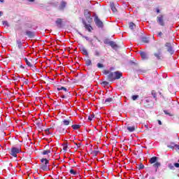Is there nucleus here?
Returning a JSON list of instances; mask_svg holds the SVG:
<instances>
[{
	"mask_svg": "<svg viewBox=\"0 0 179 179\" xmlns=\"http://www.w3.org/2000/svg\"><path fill=\"white\" fill-rule=\"evenodd\" d=\"M104 75L107 76V79L109 82H114V80L117 79H121V76H122V73L120 71L110 72L108 70L103 71Z\"/></svg>",
	"mask_w": 179,
	"mask_h": 179,
	"instance_id": "f257e3e1",
	"label": "nucleus"
},
{
	"mask_svg": "<svg viewBox=\"0 0 179 179\" xmlns=\"http://www.w3.org/2000/svg\"><path fill=\"white\" fill-rule=\"evenodd\" d=\"M17 153H20V148L13 147L11 148V156H13V157H17Z\"/></svg>",
	"mask_w": 179,
	"mask_h": 179,
	"instance_id": "f03ea898",
	"label": "nucleus"
},
{
	"mask_svg": "<svg viewBox=\"0 0 179 179\" xmlns=\"http://www.w3.org/2000/svg\"><path fill=\"white\" fill-rule=\"evenodd\" d=\"M41 162V163L43 164V165H42L41 166L42 170L47 171L48 169V164H49L48 159H42Z\"/></svg>",
	"mask_w": 179,
	"mask_h": 179,
	"instance_id": "7ed1b4c3",
	"label": "nucleus"
},
{
	"mask_svg": "<svg viewBox=\"0 0 179 179\" xmlns=\"http://www.w3.org/2000/svg\"><path fill=\"white\" fill-rule=\"evenodd\" d=\"M157 22L160 26H164V16L162 15H159L157 17Z\"/></svg>",
	"mask_w": 179,
	"mask_h": 179,
	"instance_id": "20e7f679",
	"label": "nucleus"
},
{
	"mask_svg": "<svg viewBox=\"0 0 179 179\" xmlns=\"http://www.w3.org/2000/svg\"><path fill=\"white\" fill-rule=\"evenodd\" d=\"M165 47H166L168 52L171 53V55L174 54V50L173 49V46L171 43H166L165 44Z\"/></svg>",
	"mask_w": 179,
	"mask_h": 179,
	"instance_id": "39448f33",
	"label": "nucleus"
},
{
	"mask_svg": "<svg viewBox=\"0 0 179 179\" xmlns=\"http://www.w3.org/2000/svg\"><path fill=\"white\" fill-rule=\"evenodd\" d=\"M84 15H85L87 20H88V22L90 23V22L92 21V14L90 13V12L89 10H85L84 12Z\"/></svg>",
	"mask_w": 179,
	"mask_h": 179,
	"instance_id": "423d86ee",
	"label": "nucleus"
},
{
	"mask_svg": "<svg viewBox=\"0 0 179 179\" xmlns=\"http://www.w3.org/2000/svg\"><path fill=\"white\" fill-rule=\"evenodd\" d=\"M94 22L98 27H103V22L99 19V17L95 16Z\"/></svg>",
	"mask_w": 179,
	"mask_h": 179,
	"instance_id": "0eeeda50",
	"label": "nucleus"
},
{
	"mask_svg": "<svg viewBox=\"0 0 179 179\" xmlns=\"http://www.w3.org/2000/svg\"><path fill=\"white\" fill-rule=\"evenodd\" d=\"M66 5H67L66 1H61L59 6V10H64V9L66 8Z\"/></svg>",
	"mask_w": 179,
	"mask_h": 179,
	"instance_id": "6e6552de",
	"label": "nucleus"
},
{
	"mask_svg": "<svg viewBox=\"0 0 179 179\" xmlns=\"http://www.w3.org/2000/svg\"><path fill=\"white\" fill-rule=\"evenodd\" d=\"M155 57H156L157 59H162L163 58V55H162V50H159L157 53L154 54Z\"/></svg>",
	"mask_w": 179,
	"mask_h": 179,
	"instance_id": "1a4fd4ad",
	"label": "nucleus"
},
{
	"mask_svg": "<svg viewBox=\"0 0 179 179\" xmlns=\"http://www.w3.org/2000/svg\"><path fill=\"white\" fill-rule=\"evenodd\" d=\"M109 45H110V47H112V48H114L115 50H117V48H118V45H117V43H115V42L110 41L108 42Z\"/></svg>",
	"mask_w": 179,
	"mask_h": 179,
	"instance_id": "9d476101",
	"label": "nucleus"
},
{
	"mask_svg": "<svg viewBox=\"0 0 179 179\" xmlns=\"http://www.w3.org/2000/svg\"><path fill=\"white\" fill-rule=\"evenodd\" d=\"M140 55L142 59H148V54L145 52H140Z\"/></svg>",
	"mask_w": 179,
	"mask_h": 179,
	"instance_id": "9b49d317",
	"label": "nucleus"
},
{
	"mask_svg": "<svg viewBox=\"0 0 179 179\" xmlns=\"http://www.w3.org/2000/svg\"><path fill=\"white\" fill-rule=\"evenodd\" d=\"M56 24L57 27H61L62 24V19L59 18L56 20Z\"/></svg>",
	"mask_w": 179,
	"mask_h": 179,
	"instance_id": "f8f14e48",
	"label": "nucleus"
},
{
	"mask_svg": "<svg viewBox=\"0 0 179 179\" xmlns=\"http://www.w3.org/2000/svg\"><path fill=\"white\" fill-rule=\"evenodd\" d=\"M127 129L129 132H134L135 131V126H127Z\"/></svg>",
	"mask_w": 179,
	"mask_h": 179,
	"instance_id": "ddd939ff",
	"label": "nucleus"
},
{
	"mask_svg": "<svg viewBox=\"0 0 179 179\" xmlns=\"http://www.w3.org/2000/svg\"><path fill=\"white\" fill-rule=\"evenodd\" d=\"M157 162V157H153L150 159V164H153V163H156Z\"/></svg>",
	"mask_w": 179,
	"mask_h": 179,
	"instance_id": "4468645a",
	"label": "nucleus"
},
{
	"mask_svg": "<svg viewBox=\"0 0 179 179\" xmlns=\"http://www.w3.org/2000/svg\"><path fill=\"white\" fill-rule=\"evenodd\" d=\"M26 34L27 36H28V37H30L31 38H32V37H34V33H33L32 31H27Z\"/></svg>",
	"mask_w": 179,
	"mask_h": 179,
	"instance_id": "2eb2a0df",
	"label": "nucleus"
},
{
	"mask_svg": "<svg viewBox=\"0 0 179 179\" xmlns=\"http://www.w3.org/2000/svg\"><path fill=\"white\" fill-rule=\"evenodd\" d=\"M110 8L113 12L114 13L117 12V8H115V5H114V3H110Z\"/></svg>",
	"mask_w": 179,
	"mask_h": 179,
	"instance_id": "dca6fc26",
	"label": "nucleus"
},
{
	"mask_svg": "<svg viewBox=\"0 0 179 179\" xmlns=\"http://www.w3.org/2000/svg\"><path fill=\"white\" fill-rule=\"evenodd\" d=\"M85 27L88 31H92V26L90 24H85Z\"/></svg>",
	"mask_w": 179,
	"mask_h": 179,
	"instance_id": "f3484780",
	"label": "nucleus"
},
{
	"mask_svg": "<svg viewBox=\"0 0 179 179\" xmlns=\"http://www.w3.org/2000/svg\"><path fill=\"white\" fill-rule=\"evenodd\" d=\"M57 131L60 133V134H65V129L62 128V127H58Z\"/></svg>",
	"mask_w": 179,
	"mask_h": 179,
	"instance_id": "a211bd4d",
	"label": "nucleus"
},
{
	"mask_svg": "<svg viewBox=\"0 0 179 179\" xmlns=\"http://www.w3.org/2000/svg\"><path fill=\"white\" fill-rule=\"evenodd\" d=\"M135 27H136V25H135V24H134V22L129 23V29H131V30H134V29H135Z\"/></svg>",
	"mask_w": 179,
	"mask_h": 179,
	"instance_id": "6ab92c4d",
	"label": "nucleus"
},
{
	"mask_svg": "<svg viewBox=\"0 0 179 179\" xmlns=\"http://www.w3.org/2000/svg\"><path fill=\"white\" fill-rule=\"evenodd\" d=\"M24 60L25 61V62H26L27 66H33L31 65V63L30 62H29V60L27 59V58H24Z\"/></svg>",
	"mask_w": 179,
	"mask_h": 179,
	"instance_id": "aec40b11",
	"label": "nucleus"
},
{
	"mask_svg": "<svg viewBox=\"0 0 179 179\" xmlns=\"http://www.w3.org/2000/svg\"><path fill=\"white\" fill-rule=\"evenodd\" d=\"M160 166H161L160 162H155V164H153V167H155V169H159Z\"/></svg>",
	"mask_w": 179,
	"mask_h": 179,
	"instance_id": "412c9836",
	"label": "nucleus"
},
{
	"mask_svg": "<svg viewBox=\"0 0 179 179\" xmlns=\"http://www.w3.org/2000/svg\"><path fill=\"white\" fill-rule=\"evenodd\" d=\"M81 51H82L83 55H87V50H86V48H83L81 49Z\"/></svg>",
	"mask_w": 179,
	"mask_h": 179,
	"instance_id": "4be33fe9",
	"label": "nucleus"
},
{
	"mask_svg": "<svg viewBox=\"0 0 179 179\" xmlns=\"http://www.w3.org/2000/svg\"><path fill=\"white\" fill-rule=\"evenodd\" d=\"M71 127L73 129H79V128H80V126L79 124H73Z\"/></svg>",
	"mask_w": 179,
	"mask_h": 179,
	"instance_id": "5701e85b",
	"label": "nucleus"
},
{
	"mask_svg": "<svg viewBox=\"0 0 179 179\" xmlns=\"http://www.w3.org/2000/svg\"><path fill=\"white\" fill-rule=\"evenodd\" d=\"M62 122L64 125H69V124H71V121L66 120H63Z\"/></svg>",
	"mask_w": 179,
	"mask_h": 179,
	"instance_id": "b1692460",
	"label": "nucleus"
},
{
	"mask_svg": "<svg viewBox=\"0 0 179 179\" xmlns=\"http://www.w3.org/2000/svg\"><path fill=\"white\" fill-rule=\"evenodd\" d=\"M18 48H22V41L20 40L17 41Z\"/></svg>",
	"mask_w": 179,
	"mask_h": 179,
	"instance_id": "393cba45",
	"label": "nucleus"
},
{
	"mask_svg": "<svg viewBox=\"0 0 179 179\" xmlns=\"http://www.w3.org/2000/svg\"><path fill=\"white\" fill-rule=\"evenodd\" d=\"M50 153H51V150H44L43 152V155H50Z\"/></svg>",
	"mask_w": 179,
	"mask_h": 179,
	"instance_id": "a878e982",
	"label": "nucleus"
},
{
	"mask_svg": "<svg viewBox=\"0 0 179 179\" xmlns=\"http://www.w3.org/2000/svg\"><path fill=\"white\" fill-rule=\"evenodd\" d=\"M57 90L59 92L60 90H64V92H66V88L65 87H60L57 88Z\"/></svg>",
	"mask_w": 179,
	"mask_h": 179,
	"instance_id": "bb28decb",
	"label": "nucleus"
},
{
	"mask_svg": "<svg viewBox=\"0 0 179 179\" xmlns=\"http://www.w3.org/2000/svg\"><path fill=\"white\" fill-rule=\"evenodd\" d=\"M113 101V98H108L105 100V103H111Z\"/></svg>",
	"mask_w": 179,
	"mask_h": 179,
	"instance_id": "cd10ccee",
	"label": "nucleus"
},
{
	"mask_svg": "<svg viewBox=\"0 0 179 179\" xmlns=\"http://www.w3.org/2000/svg\"><path fill=\"white\" fill-rule=\"evenodd\" d=\"M3 25L6 26L7 27H9V24L8 23V21H2Z\"/></svg>",
	"mask_w": 179,
	"mask_h": 179,
	"instance_id": "c85d7f7f",
	"label": "nucleus"
},
{
	"mask_svg": "<svg viewBox=\"0 0 179 179\" xmlns=\"http://www.w3.org/2000/svg\"><path fill=\"white\" fill-rule=\"evenodd\" d=\"M152 96H153L154 99H155V100H157V94L155 91H152Z\"/></svg>",
	"mask_w": 179,
	"mask_h": 179,
	"instance_id": "c756f323",
	"label": "nucleus"
},
{
	"mask_svg": "<svg viewBox=\"0 0 179 179\" xmlns=\"http://www.w3.org/2000/svg\"><path fill=\"white\" fill-rule=\"evenodd\" d=\"M70 174H73V176H76V171L73 169L70 170Z\"/></svg>",
	"mask_w": 179,
	"mask_h": 179,
	"instance_id": "7c9ffc66",
	"label": "nucleus"
},
{
	"mask_svg": "<svg viewBox=\"0 0 179 179\" xmlns=\"http://www.w3.org/2000/svg\"><path fill=\"white\" fill-rule=\"evenodd\" d=\"M86 65H87V66L92 65V61H90V59L87 60Z\"/></svg>",
	"mask_w": 179,
	"mask_h": 179,
	"instance_id": "2f4dec72",
	"label": "nucleus"
},
{
	"mask_svg": "<svg viewBox=\"0 0 179 179\" xmlns=\"http://www.w3.org/2000/svg\"><path fill=\"white\" fill-rule=\"evenodd\" d=\"M93 118H94V115H90L88 117L89 121H92V120H93Z\"/></svg>",
	"mask_w": 179,
	"mask_h": 179,
	"instance_id": "473e14b6",
	"label": "nucleus"
},
{
	"mask_svg": "<svg viewBox=\"0 0 179 179\" xmlns=\"http://www.w3.org/2000/svg\"><path fill=\"white\" fill-rule=\"evenodd\" d=\"M97 66L98 68H104V65H103V64L101 63H98Z\"/></svg>",
	"mask_w": 179,
	"mask_h": 179,
	"instance_id": "72a5a7b5",
	"label": "nucleus"
},
{
	"mask_svg": "<svg viewBox=\"0 0 179 179\" xmlns=\"http://www.w3.org/2000/svg\"><path fill=\"white\" fill-rule=\"evenodd\" d=\"M101 85H103V86H108V82L107 81H103Z\"/></svg>",
	"mask_w": 179,
	"mask_h": 179,
	"instance_id": "f704fd0d",
	"label": "nucleus"
},
{
	"mask_svg": "<svg viewBox=\"0 0 179 179\" xmlns=\"http://www.w3.org/2000/svg\"><path fill=\"white\" fill-rule=\"evenodd\" d=\"M139 97V96L138 95H133L132 96V100L135 101L136 100V99H138Z\"/></svg>",
	"mask_w": 179,
	"mask_h": 179,
	"instance_id": "c9c22d12",
	"label": "nucleus"
},
{
	"mask_svg": "<svg viewBox=\"0 0 179 179\" xmlns=\"http://www.w3.org/2000/svg\"><path fill=\"white\" fill-rule=\"evenodd\" d=\"M139 169H140V170H142V169H145V166L143 164H141L139 165Z\"/></svg>",
	"mask_w": 179,
	"mask_h": 179,
	"instance_id": "e433bc0d",
	"label": "nucleus"
},
{
	"mask_svg": "<svg viewBox=\"0 0 179 179\" xmlns=\"http://www.w3.org/2000/svg\"><path fill=\"white\" fill-rule=\"evenodd\" d=\"M143 43H149V40H148L146 38H143Z\"/></svg>",
	"mask_w": 179,
	"mask_h": 179,
	"instance_id": "4c0bfd02",
	"label": "nucleus"
},
{
	"mask_svg": "<svg viewBox=\"0 0 179 179\" xmlns=\"http://www.w3.org/2000/svg\"><path fill=\"white\" fill-rule=\"evenodd\" d=\"M163 36V33L162 31H159L157 34V37H162Z\"/></svg>",
	"mask_w": 179,
	"mask_h": 179,
	"instance_id": "58836bf2",
	"label": "nucleus"
},
{
	"mask_svg": "<svg viewBox=\"0 0 179 179\" xmlns=\"http://www.w3.org/2000/svg\"><path fill=\"white\" fill-rule=\"evenodd\" d=\"M164 113L166 114V115H169L170 117H173V115H171V114L167 113V110H164Z\"/></svg>",
	"mask_w": 179,
	"mask_h": 179,
	"instance_id": "ea45409f",
	"label": "nucleus"
},
{
	"mask_svg": "<svg viewBox=\"0 0 179 179\" xmlns=\"http://www.w3.org/2000/svg\"><path fill=\"white\" fill-rule=\"evenodd\" d=\"M45 133L47 134V135H50V129H45Z\"/></svg>",
	"mask_w": 179,
	"mask_h": 179,
	"instance_id": "a19ab883",
	"label": "nucleus"
},
{
	"mask_svg": "<svg viewBox=\"0 0 179 179\" xmlns=\"http://www.w3.org/2000/svg\"><path fill=\"white\" fill-rule=\"evenodd\" d=\"M169 169H171L172 170H173V169H174V166H173V164H170L169 165Z\"/></svg>",
	"mask_w": 179,
	"mask_h": 179,
	"instance_id": "79ce46f5",
	"label": "nucleus"
},
{
	"mask_svg": "<svg viewBox=\"0 0 179 179\" xmlns=\"http://www.w3.org/2000/svg\"><path fill=\"white\" fill-rule=\"evenodd\" d=\"M174 166H175V167H176L177 169L179 168V164H178V163H175V164H174Z\"/></svg>",
	"mask_w": 179,
	"mask_h": 179,
	"instance_id": "37998d69",
	"label": "nucleus"
},
{
	"mask_svg": "<svg viewBox=\"0 0 179 179\" xmlns=\"http://www.w3.org/2000/svg\"><path fill=\"white\" fill-rule=\"evenodd\" d=\"M95 55L99 57V55H100V52H99V51H95Z\"/></svg>",
	"mask_w": 179,
	"mask_h": 179,
	"instance_id": "c03bdc74",
	"label": "nucleus"
},
{
	"mask_svg": "<svg viewBox=\"0 0 179 179\" xmlns=\"http://www.w3.org/2000/svg\"><path fill=\"white\" fill-rule=\"evenodd\" d=\"M66 149H68V145H64L63 150H66Z\"/></svg>",
	"mask_w": 179,
	"mask_h": 179,
	"instance_id": "a18cd8bd",
	"label": "nucleus"
},
{
	"mask_svg": "<svg viewBox=\"0 0 179 179\" xmlns=\"http://www.w3.org/2000/svg\"><path fill=\"white\" fill-rule=\"evenodd\" d=\"M76 145L78 148H80V143H76Z\"/></svg>",
	"mask_w": 179,
	"mask_h": 179,
	"instance_id": "49530a36",
	"label": "nucleus"
},
{
	"mask_svg": "<svg viewBox=\"0 0 179 179\" xmlns=\"http://www.w3.org/2000/svg\"><path fill=\"white\" fill-rule=\"evenodd\" d=\"M61 97H62V99H66V96H65V95H62Z\"/></svg>",
	"mask_w": 179,
	"mask_h": 179,
	"instance_id": "de8ad7c7",
	"label": "nucleus"
},
{
	"mask_svg": "<svg viewBox=\"0 0 179 179\" xmlns=\"http://www.w3.org/2000/svg\"><path fill=\"white\" fill-rule=\"evenodd\" d=\"M158 124H159V125H162V121L158 120Z\"/></svg>",
	"mask_w": 179,
	"mask_h": 179,
	"instance_id": "09e8293b",
	"label": "nucleus"
},
{
	"mask_svg": "<svg viewBox=\"0 0 179 179\" xmlns=\"http://www.w3.org/2000/svg\"><path fill=\"white\" fill-rule=\"evenodd\" d=\"M157 12L158 13H160V10H159V8H157Z\"/></svg>",
	"mask_w": 179,
	"mask_h": 179,
	"instance_id": "8fccbe9b",
	"label": "nucleus"
},
{
	"mask_svg": "<svg viewBox=\"0 0 179 179\" xmlns=\"http://www.w3.org/2000/svg\"><path fill=\"white\" fill-rule=\"evenodd\" d=\"M145 101H146V103H149L150 101H149V99H146Z\"/></svg>",
	"mask_w": 179,
	"mask_h": 179,
	"instance_id": "3c124183",
	"label": "nucleus"
},
{
	"mask_svg": "<svg viewBox=\"0 0 179 179\" xmlns=\"http://www.w3.org/2000/svg\"><path fill=\"white\" fill-rule=\"evenodd\" d=\"M29 2H34V0H29Z\"/></svg>",
	"mask_w": 179,
	"mask_h": 179,
	"instance_id": "603ef678",
	"label": "nucleus"
},
{
	"mask_svg": "<svg viewBox=\"0 0 179 179\" xmlns=\"http://www.w3.org/2000/svg\"><path fill=\"white\" fill-rule=\"evenodd\" d=\"M2 16V13L0 11V17Z\"/></svg>",
	"mask_w": 179,
	"mask_h": 179,
	"instance_id": "864d4df0",
	"label": "nucleus"
},
{
	"mask_svg": "<svg viewBox=\"0 0 179 179\" xmlns=\"http://www.w3.org/2000/svg\"><path fill=\"white\" fill-rule=\"evenodd\" d=\"M175 146H176V148H178V149H179V146L178 145H176Z\"/></svg>",
	"mask_w": 179,
	"mask_h": 179,
	"instance_id": "5fc2aeb1",
	"label": "nucleus"
},
{
	"mask_svg": "<svg viewBox=\"0 0 179 179\" xmlns=\"http://www.w3.org/2000/svg\"><path fill=\"white\" fill-rule=\"evenodd\" d=\"M0 2H3V0H0Z\"/></svg>",
	"mask_w": 179,
	"mask_h": 179,
	"instance_id": "6e6d98bb",
	"label": "nucleus"
},
{
	"mask_svg": "<svg viewBox=\"0 0 179 179\" xmlns=\"http://www.w3.org/2000/svg\"><path fill=\"white\" fill-rule=\"evenodd\" d=\"M178 162H179V159H178Z\"/></svg>",
	"mask_w": 179,
	"mask_h": 179,
	"instance_id": "4d7b16f0",
	"label": "nucleus"
}]
</instances>
